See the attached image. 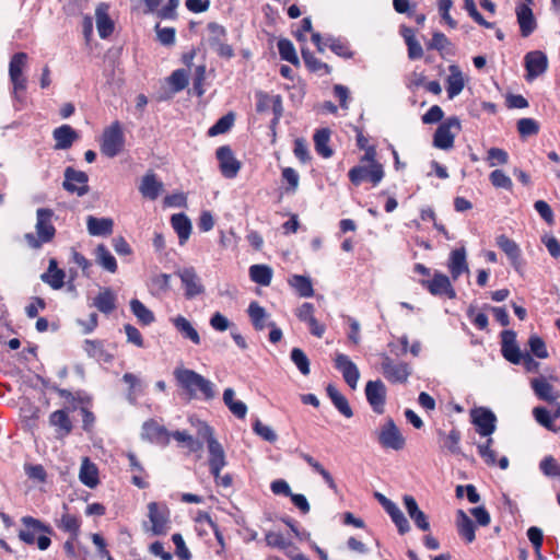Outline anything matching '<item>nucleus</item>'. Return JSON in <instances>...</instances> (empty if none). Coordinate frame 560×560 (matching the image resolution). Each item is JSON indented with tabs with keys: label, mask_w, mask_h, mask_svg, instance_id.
Listing matches in <instances>:
<instances>
[{
	"label": "nucleus",
	"mask_w": 560,
	"mask_h": 560,
	"mask_svg": "<svg viewBox=\"0 0 560 560\" xmlns=\"http://www.w3.org/2000/svg\"><path fill=\"white\" fill-rule=\"evenodd\" d=\"M328 47L336 55L343 58H352L353 52L351 51L347 42L341 40L340 38L327 37Z\"/></svg>",
	"instance_id": "nucleus-56"
},
{
	"label": "nucleus",
	"mask_w": 560,
	"mask_h": 560,
	"mask_svg": "<svg viewBox=\"0 0 560 560\" xmlns=\"http://www.w3.org/2000/svg\"><path fill=\"white\" fill-rule=\"evenodd\" d=\"M350 182L359 186L361 183L369 180L374 186L378 185L384 177V170L381 163L371 165H357L348 173Z\"/></svg>",
	"instance_id": "nucleus-11"
},
{
	"label": "nucleus",
	"mask_w": 560,
	"mask_h": 560,
	"mask_svg": "<svg viewBox=\"0 0 560 560\" xmlns=\"http://www.w3.org/2000/svg\"><path fill=\"white\" fill-rule=\"evenodd\" d=\"M530 385L535 395L541 400L551 402L558 398L552 385L544 376L533 378Z\"/></svg>",
	"instance_id": "nucleus-34"
},
{
	"label": "nucleus",
	"mask_w": 560,
	"mask_h": 560,
	"mask_svg": "<svg viewBox=\"0 0 560 560\" xmlns=\"http://www.w3.org/2000/svg\"><path fill=\"white\" fill-rule=\"evenodd\" d=\"M420 283L434 296H446L451 300L456 298L450 278L439 271L434 272L431 280H421Z\"/></svg>",
	"instance_id": "nucleus-16"
},
{
	"label": "nucleus",
	"mask_w": 560,
	"mask_h": 560,
	"mask_svg": "<svg viewBox=\"0 0 560 560\" xmlns=\"http://www.w3.org/2000/svg\"><path fill=\"white\" fill-rule=\"evenodd\" d=\"M23 528L19 530V538L27 545L36 544L39 550H46L51 544L50 535L52 528L42 521L32 516L21 518Z\"/></svg>",
	"instance_id": "nucleus-2"
},
{
	"label": "nucleus",
	"mask_w": 560,
	"mask_h": 560,
	"mask_svg": "<svg viewBox=\"0 0 560 560\" xmlns=\"http://www.w3.org/2000/svg\"><path fill=\"white\" fill-rule=\"evenodd\" d=\"M381 371L383 376L393 384H405L412 373V368L404 361H396L388 354L381 355Z\"/></svg>",
	"instance_id": "nucleus-5"
},
{
	"label": "nucleus",
	"mask_w": 560,
	"mask_h": 560,
	"mask_svg": "<svg viewBox=\"0 0 560 560\" xmlns=\"http://www.w3.org/2000/svg\"><path fill=\"white\" fill-rule=\"evenodd\" d=\"M447 267L453 280H457L463 273L469 272L464 247L451 252Z\"/></svg>",
	"instance_id": "nucleus-25"
},
{
	"label": "nucleus",
	"mask_w": 560,
	"mask_h": 560,
	"mask_svg": "<svg viewBox=\"0 0 560 560\" xmlns=\"http://www.w3.org/2000/svg\"><path fill=\"white\" fill-rule=\"evenodd\" d=\"M456 525L458 534L467 541L472 542L476 538L475 524L469 516L463 511L458 510L456 514Z\"/></svg>",
	"instance_id": "nucleus-36"
},
{
	"label": "nucleus",
	"mask_w": 560,
	"mask_h": 560,
	"mask_svg": "<svg viewBox=\"0 0 560 560\" xmlns=\"http://www.w3.org/2000/svg\"><path fill=\"white\" fill-rule=\"evenodd\" d=\"M141 436L151 443L166 446L170 443L171 433L164 425L159 424L155 420L150 419L142 424Z\"/></svg>",
	"instance_id": "nucleus-19"
},
{
	"label": "nucleus",
	"mask_w": 560,
	"mask_h": 560,
	"mask_svg": "<svg viewBox=\"0 0 560 560\" xmlns=\"http://www.w3.org/2000/svg\"><path fill=\"white\" fill-rule=\"evenodd\" d=\"M460 130V121L453 116L443 121L435 130L433 145L441 150H450L454 147L456 133Z\"/></svg>",
	"instance_id": "nucleus-8"
},
{
	"label": "nucleus",
	"mask_w": 560,
	"mask_h": 560,
	"mask_svg": "<svg viewBox=\"0 0 560 560\" xmlns=\"http://www.w3.org/2000/svg\"><path fill=\"white\" fill-rule=\"evenodd\" d=\"M450 75L446 79V92L448 98L453 100L462 93L465 88V79L462 70L456 65L448 67Z\"/></svg>",
	"instance_id": "nucleus-30"
},
{
	"label": "nucleus",
	"mask_w": 560,
	"mask_h": 560,
	"mask_svg": "<svg viewBox=\"0 0 560 560\" xmlns=\"http://www.w3.org/2000/svg\"><path fill=\"white\" fill-rule=\"evenodd\" d=\"M535 420L541 424L542 427L547 428L548 430L557 431L553 428V417L549 410H547L545 407H536L533 410Z\"/></svg>",
	"instance_id": "nucleus-62"
},
{
	"label": "nucleus",
	"mask_w": 560,
	"mask_h": 560,
	"mask_svg": "<svg viewBox=\"0 0 560 560\" xmlns=\"http://www.w3.org/2000/svg\"><path fill=\"white\" fill-rule=\"evenodd\" d=\"M330 140V130L327 128L319 129L314 135V144L316 152L325 159L332 155V150L328 143Z\"/></svg>",
	"instance_id": "nucleus-44"
},
{
	"label": "nucleus",
	"mask_w": 560,
	"mask_h": 560,
	"mask_svg": "<svg viewBox=\"0 0 560 560\" xmlns=\"http://www.w3.org/2000/svg\"><path fill=\"white\" fill-rule=\"evenodd\" d=\"M377 441L384 448L400 451L406 440L392 418H387L377 431Z\"/></svg>",
	"instance_id": "nucleus-7"
},
{
	"label": "nucleus",
	"mask_w": 560,
	"mask_h": 560,
	"mask_svg": "<svg viewBox=\"0 0 560 560\" xmlns=\"http://www.w3.org/2000/svg\"><path fill=\"white\" fill-rule=\"evenodd\" d=\"M215 155L222 175L225 178H234L241 170V163L234 156L232 149L229 145L219 147Z\"/></svg>",
	"instance_id": "nucleus-18"
},
{
	"label": "nucleus",
	"mask_w": 560,
	"mask_h": 560,
	"mask_svg": "<svg viewBox=\"0 0 560 560\" xmlns=\"http://www.w3.org/2000/svg\"><path fill=\"white\" fill-rule=\"evenodd\" d=\"M502 354L513 364H520L523 359V353L515 342V334L505 330L502 332Z\"/></svg>",
	"instance_id": "nucleus-27"
},
{
	"label": "nucleus",
	"mask_w": 560,
	"mask_h": 560,
	"mask_svg": "<svg viewBox=\"0 0 560 560\" xmlns=\"http://www.w3.org/2000/svg\"><path fill=\"white\" fill-rule=\"evenodd\" d=\"M168 83L173 92L177 93L183 91L188 85V72L185 69L173 71L168 78Z\"/></svg>",
	"instance_id": "nucleus-53"
},
{
	"label": "nucleus",
	"mask_w": 560,
	"mask_h": 560,
	"mask_svg": "<svg viewBox=\"0 0 560 560\" xmlns=\"http://www.w3.org/2000/svg\"><path fill=\"white\" fill-rule=\"evenodd\" d=\"M66 273L63 270H58L54 272H44L40 276L43 282L47 283L54 290H59L65 284Z\"/></svg>",
	"instance_id": "nucleus-59"
},
{
	"label": "nucleus",
	"mask_w": 560,
	"mask_h": 560,
	"mask_svg": "<svg viewBox=\"0 0 560 560\" xmlns=\"http://www.w3.org/2000/svg\"><path fill=\"white\" fill-rule=\"evenodd\" d=\"M173 374L177 385L190 399L211 400L215 397V385L196 371L179 366L174 370Z\"/></svg>",
	"instance_id": "nucleus-1"
},
{
	"label": "nucleus",
	"mask_w": 560,
	"mask_h": 560,
	"mask_svg": "<svg viewBox=\"0 0 560 560\" xmlns=\"http://www.w3.org/2000/svg\"><path fill=\"white\" fill-rule=\"evenodd\" d=\"M302 58L307 69L312 72H316L323 75L329 74L331 71V68L327 63L320 61L313 55L312 51L307 49H302Z\"/></svg>",
	"instance_id": "nucleus-48"
},
{
	"label": "nucleus",
	"mask_w": 560,
	"mask_h": 560,
	"mask_svg": "<svg viewBox=\"0 0 560 560\" xmlns=\"http://www.w3.org/2000/svg\"><path fill=\"white\" fill-rule=\"evenodd\" d=\"M184 288V295L192 300L205 293V285L194 267H184L175 271Z\"/></svg>",
	"instance_id": "nucleus-10"
},
{
	"label": "nucleus",
	"mask_w": 560,
	"mask_h": 560,
	"mask_svg": "<svg viewBox=\"0 0 560 560\" xmlns=\"http://www.w3.org/2000/svg\"><path fill=\"white\" fill-rule=\"evenodd\" d=\"M124 145L125 135L122 127L119 121H114L103 131L101 152L108 158H114L122 151Z\"/></svg>",
	"instance_id": "nucleus-6"
},
{
	"label": "nucleus",
	"mask_w": 560,
	"mask_h": 560,
	"mask_svg": "<svg viewBox=\"0 0 560 560\" xmlns=\"http://www.w3.org/2000/svg\"><path fill=\"white\" fill-rule=\"evenodd\" d=\"M438 441L442 451H446L453 455H459L460 451V432L457 429H452L448 433L443 430L436 431Z\"/></svg>",
	"instance_id": "nucleus-24"
},
{
	"label": "nucleus",
	"mask_w": 560,
	"mask_h": 560,
	"mask_svg": "<svg viewBox=\"0 0 560 560\" xmlns=\"http://www.w3.org/2000/svg\"><path fill=\"white\" fill-rule=\"evenodd\" d=\"M289 284L298 292L302 298H311L314 295L313 284L308 277L293 275L289 279Z\"/></svg>",
	"instance_id": "nucleus-46"
},
{
	"label": "nucleus",
	"mask_w": 560,
	"mask_h": 560,
	"mask_svg": "<svg viewBox=\"0 0 560 560\" xmlns=\"http://www.w3.org/2000/svg\"><path fill=\"white\" fill-rule=\"evenodd\" d=\"M290 357L292 362L296 365L303 375L310 374V360L302 349L293 348Z\"/></svg>",
	"instance_id": "nucleus-57"
},
{
	"label": "nucleus",
	"mask_w": 560,
	"mask_h": 560,
	"mask_svg": "<svg viewBox=\"0 0 560 560\" xmlns=\"http://www.w3.org/2000/svg\"><path fill=\"white\" fill-rule=\"evenodd\" d=\"M27 63V55L25 52H16L11 57L9 63V77L13 84L14 93L26 89V78L23 75V69Z\"/></svg>",
	"instance_id": "nucleus-17"
},
{
	"label": "nucleus",
	"mask_w": 560,
	"mask_h": 560,
	"mask_svg": "<svg viewBox=\"0 0 560 560\" xmlns=\"http://www.w3.org/2000/svg\"><path fill=\"white\" fill-rule=\"evenodd\" d=\"M173 229L178 235L179 244L184 245L191 233V222L185 213H176L171 218Z\"/></svg>",
	"instance_id": "nucleus-35"
},
{
	"label": "nucleus",
	"mask_w": 560,
	"mask_h": 560,
	"mask_svg": "<svg viewBox=\"0 0 560 560\" xmlns=\"http://www.w3.org/2000/svg\"><path fill=\"white\" fill-rule=\"evenodd\" d=\"M54 211L48 208H39L36 211V235L33 233L25 234V241L32 248H39L44 243L50 242L56 229L52 225Z\"/></svg>",
	"instance_id": "nucleus-4"
},
{
	"label": "nucleus",
	"mask_w": 560,
	"mask_h": 560,
	"mask_svg": "<svg viewBox=\"0 0 560 560\" xmlns=\"http://www.w3.org/2000/svg\"><path fill=\"white\" fill-rule=\"evenodd\" d=\"M487 162L490 167L505 165L509 162V154L501 148H490L487 152Z\"/></svg>",
	"instance_id": "nucleus-55"
},
{
	"label": "nucleus",
	"mask_w": 560,
	"mask_h": 560,
	"mask_svg": "<svg viewBox=\"0 0 560 560\" xmlns=\"http://www.w3.org/2000/svg\"><path fill=\"white\" fill-rule=\"evenodd\" d=\"M539 467L544 475L560 478V465L557 464L552 456H546L540 462Z\"/></svg>",
	"instance_id": "nucleus-63"
},
{
	"label": "nucleus",
	"mask_w": 560,
	"mask_h": 560,
	"mask_svg": "<svg viewBox=\"0 0 560 560\" xmlns=\"http://www.w3.org/2000/svg\"><path fill=\"white\" fill-rule=\"evenodd\" d=\"M277 46H278L279 55L282 60H285L294 66L300 63L295 48L291 40H289L287 38H281L278 40Z\"/></svg>",
	"instance_id": "nucleus-51"
},
{
	"label": "nucleus",
	"mask_w": 560,
	"mask_h": 560,
	"mask_svg": "<svg viewBox=\"0 0 560 560\" xmlns=\"http://www.w3.org/2000/svg\"><path fill=\"white\" fill-rule=\"evenodd\" d=\"M50 425L56 428L60 436H67L72 430V423L66 410H56L49 416Z\"/></svg>",
	"instance_id": "nucleus-37"
},
{
	"label": "nucleus",
	"mask_w": 560,
	"mask_h": 560,
	"mask_svg": "<svg viewBox=\"0 0 560 560\" xmlns=\"http://www.w3.org/2000/svg\"><path fill=\"white\" fill-rule=\"evenodd\" d=\"M364 392L372 410L377 415L384 413L387 388L383 381H369L365 385Z\"/></svg>",
	"instance_id": "nucleus-15"
},
{
	"label": "nucleus",
	"mask_w": 560,
	"mask_h": 560,
	"mask_svg": "<svg viewBox=\"0 0 560 560\" xmlns=\"http://www.w3.org/2000/svg\"><path fill=\"white\" fill-rule=\"evenodd\" d=\"M517 131L522 137H529L538 133L539 125L533 118H522L517 121Z\"/></svg>",
	"instance_id": "nucleus-61"
},
{
	"label": "nucleus",
	"mask_w": 560,
	"mask_h": 560,
	"mask_svg": "<svg viewBox=\"0 0 560 560\" xmlns=\"http://www.w3.org/2000/svg\"><path fill=\"white\" fill-rule=\"evenodd\" d=\"M95 260L105 270L114 273L117 271V261L107 247L103 244L95 249Z\"/></svg>",
	"instance_id": "nucleus-45"
},
{
	"label": "nucleus",
	"mask_w": 560,
	"mask_h": 560,
	"mask_svg": "<svg viewBox=\"0 0 560 560\" xmlns=\"http://www.w3.org/2000/svg\"><path fill=\"white\" fill-rule=\"evenodd\" d=\"M385 511L390 516L393 523L396 525L397 530L400 535H404L410 530V525L401 510L397 506L396 503H392L389 506L385 509Z\"/></svg>",
	"instance_id": "nucleus-49"
},
{
	"label": "nucleus",
	"mask_w": 560,
	"mask_h": 560,
	"mask_svg": "<svg viewBox=\"0 0 560 560\" xmlns=\"http://www.w3.org/2000/svg\"><path fill=\"white\" fill-rule=\"evenodd\" d=\"M489 178L495 188H504L506 190H511L513 187L512 179L501 170L492 171Z\"/></svg>",
	"instance_id": "nucleus-60"
},
{
	"label": "nucleus",
	"mask_w": 560,
	"mask_h": 560,
	"mask_svg": "<svg viewBox=\"0 0 560 560\" xmlns=\"http://www.w3.org/2000/svg\"><path fill=\"white\" fill-rule=\"evenodd\" d=\"M148 516L154 535H165L170 529V510L165 503L150 502Z\"/></svg>",
	"instance_id": "nucleus-14"
},
{
	"label": "nucleus",
	"mask_w": 560,
	"mask_h": 560,
	"mask_svg": "<svg viewBox=\"0 0 560 560\" xmlns=\"http://www.w3.org/2000/svg\"><path fill=\"white\" fill-rule=\"evenodd\" d=\"M171 322L183 338L190 340L194 345L201 342L198 331L185 316L177 315L171 318Z\"/></svg>",
	"instance_id": "nucleus-32"
},
{
	"label": "nucleus",
	"mask_w": 560,
	"mask_h": 560,
	"mask_svg": "<svg viewBox=\"0 0 560 560\" xmlns=\"http://www.w3.org/2000/svg\"><path fill=\"white\" fill-rule=\"evenodd\" d=\"M295 452L299 454L300 458L307 463L308 466L323 478V480L331 490L335 492L338 491L337 485L331 474L317 459L302 451L296 450Z\"/></svg>",
	"instance_id": "nucleus-33"
},
{
	"label": "nucleus",
	"mask_w": 560,
	"mask_h": 560,
	"mask_svg": "<svg viewBox=\"0 0 560 560\" xmlns=\"http://www.w3.org/2000/svg\"><path fill=\"white\" fill-rule=\"evenodd\" d=\"M487 438L485 443L477 445L478 453L487 465L494 466L497 464V453L491 448L493 439L491 435Z\"/></svg>",
	"instance_id": "nucleus-54"
},
{
	"label": "nucleus",
	"mask_w": 560,
	"mask_h": 560,
	"mask_svg": "<svg viewBox=\"0 0 560 560\" xmlns=\"http://www.w3.org/2000/svg\"><path fill=\"white\" fill-rule=\"evenodd\" d=\"M470 420L481 436H490L497 429V417L489 408H472L470 410Z\"/></svg>",
	"instance_id": "nucleus-12"
},
{
	"label": "nucleus",
	"mask_w": 560,
	"mask_h": 560,
	"mask_svg": "<svg viewBox=\"0 0 560 560\" xmlns=\"http://www.w3.org/2000/svg\"><path fill=\"white\" fill-rule=\"evenodd\" d=\"M335 366L341 372L345 382L352 389H355L360 378V372L350 358L343 353H338L335 359Z\"/></svg>",
	"instance_id": "nucleus-21"
},
{
	"label": "nucleus",
	"mask_w": 560,
	"mask_h": 560,
	"mask_svg": "<svg viewBox=\"0 0 560 560\" xmlns=\"http://www.w3.org/2000/svg\"><path fill=\"white\" fill-rule=\"evenodd\" d=\"M164 185L156 178L154 173H147L140 183L139 191L144 198L155 200L163 191Z\"/></svg>",
	"instance_id": "nucleus-29"
},
{
	"label": "nucleus",
	"mask_w": 560,
	"mask_h": 560,
	"mask_svg": "<svg viewBox=\"0 0 560 560\" xmlns=\"http://www.w3.org/2000/svg\"><path fill=\"white\" fill-rule=\"evenodd\" d=\"M428 49H435L439 52H451L453 45L445 34L441 32H434L431 40L427 45Z\"/></svg>",
	"instance_id": "nucleus-52"
},
{
	"label": "nucleus",
	"mask_w": 560,
	"mask_h": 560,
	"mask_svg": "<svg viewBox=\"0 0 560 560\" xmlns=\"http://www.w3.org/2000/svg\"><path fill=\"white\" fill-rule=\"evenodd\" d=\"M57 527L68 533L72 539H77L80 534L81 521L78 516L65 512L57 521Z\"/></svg>",
	"instance_id": "nucleus-39"
},
{
	"label": "nucleus",
	"mask_w": 560,
	"mask_h": 560,
	"mask_svg": "<svg viewBox=\"0 0 560 560\" xmlns=\"http://www.w3.org/2000/svg\"><path fill=\"white\" fill-rule=\"evenodd\" d=\"M208 44L222 58L231 59L234 57V49L226 43V30L215 23L208 24Z\"/></svg>",
	"instance_id": "nucleus-9"
},
{
	"label": "nucleus",
	"mask_w": 560,
	"mask_h": 560,
	"mask_svg": "<svg viewBox=\"0 0 560 560\" xmlns=\"http://www.w3.org/2000/svg\"><path fill=\"white\" fill-rule=\"evenodd\" d=\"M84 350L89 357L105 363H109L113 360V355L108 353L104 348V342L101 340H89L84 341Z\"/></svg>",
	"instance_id": "nucleus-38"
},
{
	"label": "nucleus",
	"mask_w": 560,
	"mask_h": 560,
	"mask_svg": "<svg viewBox=\"0 0 560 560\" xmlns=\"http://www.w3.org/2000/svg\"><path fill=\"white\" fill-rule=\"evenodd\" d=\"M114 221L110 218H86L88 232L92 236H107L113 233Z\"/></svg>",
	"instance_id": "nucleus-31"
},
{
	"label": "nucleus",
	"mask_w": 560,
	"mask_h": 560,
	"mask_svg": "<svg viewBox=\"0 0 560 560\" xmlns=\"http://www.w3.org/2000/svg\"><path fill=\"white\" fill-rule=\"evenodd\" d=\"M249 277L255 283L267 287L272 279V269L267 265H253L249 268Z\"/></svg>",
	"instance_id": "nucleus-47"
},
{
	"label": "nucleus",
	"mask_w": 560,
	"mask_h": 560,
	"mask_svg": "<svg viewBox=\"0 0 560 560\" xmlns=\"http://www.w3.org/2000/svg\"><path fill=\"white\" fill-rule=\"evenodd\" d=\"M528 345L530 348V352L535 357H537L539 359H546L548 357L546 343L540 337H538L536 335L530 336L529 340H528Z\"/></svg>",
	"instance_id": "nucleus-64"
},
{
	"label": "nucleus",
	"mask_w": 560,
	"mask_h": 560,
	"mask_svg": "<svg viewBox=\"0 0 560 560\" xmlns=\"http://www.w3.org/2000/svg\"><path fill=\"white\" fill-rule=\"evenodd\" d=\"M516 18L522 36H529L537 26L533 10L525 3H518L516 7Z\"/></svg>",
	"instance_id": "nucleus-26"
},
{
	"label": "nucleus",
	"mask_w": 560,
	"mask_h": 560,
	"mask_svg": "<svg viewBox=\"0 0 560 560\" xmlns=\"http://www.w3.org/2000/svg\"><path fill=\"white\" fill-rule=\"evenodd\" d=\"M130 310L142 325L148 326L155 319L153 312L137 299L130 301Z\"/></svg>",
	"instance_id": "nucleus-50"
},
{
	"label": "nucleus",
	"mask_w": 560,
	"mask_h": 560,
	"mask_svg": "<svg viewBox=\"0 0 560 560\" xmlns=\"http://www.w3.org/2000/svg\"><path fill=\"white\" fill-rule=\"evenodd\" d=\"M93 305L100 312L109 314L116 308V298L109 289H104L95 296Z\"/></svg>",
	"instance_id": "nucleus-42"
},
{
	"label": "nucleus",
	"mask_w": 560,
	"mask_h": 560,
	"mask_svg": "<svg viewBox=\"0 0 560 560\" xmlns=\"http://www.w3.org/2000/svg\"><path fill=\"white\" fill-rule=\"evenodd\" d=\"M497 245L505 253L513 266H516L521 257L518 245L506 235L501 234L495 238Z\"/></svg>",
	"instance_id": "nucleus-40"
},
{
	"label": "nucleus",
	"mask_w": 560,
	"mask_h": 560,
	"mask_svg": "<svg viewBox=\"0 0 560 560\" xmlns=\"http://www.w3.org/2000/svg\"><path fill=\"white\" fill-rule=\"evenodd\" d=\"M247 313L256 330H262L268 326L267 319L269 318V315L266 310L258 304V302H252L248 306Z\"/></svg>",
	"instance_id": "nucleus-41"
},
{
	"label": "nucleus",
	"mask_w": 560,
	"mask_h": 560,
	"mask_svg": "<svg viewBox=\"0 0 560 560\" xmlns=\"http://www.w3.org/2000/svg\"><path fill=\"white\" fill-rule=\"evenodd\" d=\"M525 68L527 71V81H533L541 75L548 68V58L540 50L529 51L525 55Z\"/></svg>",
	"instance_id": "nucleus-20"
},
{
	"label": "nucleus",
	"mask_w": 560,
	"mask_h": 560,
	"mask_svg": "<svg viewBox=\"0 0 560 560\" xmlns=\"http://www.w3.org/2000/svg\"><path fill=\"white\" fill-rule=\"evenodd\" d=\"M109 5L105 2L97 4L95 9L96 28L101 38L109 37L115 28L114 22L108 14Z\"/></svg>",
	"instance_id": "nucleus-23"
},
{
	"label": "nucleus",
	"mask_w": 560,
	"mask_h": 560,
	"mask_svg": "<svg viewBox=\"0 0 560 560\" xmlns=\"http://www.w3.org/2000/svg\"><path fill=\"white\" fill-rule=\"evenodd\" d=\"M63 176L65 179L62 187L68 192L79 197H82L89 192V176L85 172L78 171L69 166L65 170Z\"/></svg>",
	"instance_id": "nucleus-13"
},
{
	"label": "nucleus",
	"mask_w": 560,
	"mask_h": 560,
	"mask_svg": "<svg viewBox=\"0 0 560 560\" xmlns=\"http://www.w3.org/2000/svg\"><path fill=\"white\" fill-rule=\"evenodd\" d=\"M315 307L312 303H303L295 312V315L301 322L306 323L310 326L312 335L320 338L325 332V326L315 318Z\"/></svg>",
	"instance_id": "nucleus-22"
},
{
	"label": "nucleus",
	"mask_w": 560,
	"mask_h": 560,
	"mask_svg": "<svg viewBox=\"0 0 560 560\" xmlns=\"http://www.w3.org/2000/svg\"><path fill=\"white\" fill-rule=\"evenodd\" d=\"M197 435L207 442L210 472L214 478H218L221 470L226 466L225 452L220 442L214 438L212 428L207 423L199 422Z\"/></svg>",
	"instance_id": "nucleus-3"
},
{
	"label": "nucleus",
	"mask_w": 560,
	"mask_h": 560,
	"mask_svg": "<svg viewBox=\"0 0 560 560\" xmlns=\"http://www.w3.org/2000/svg\"><path fill=\"white\" fill-rule=\"evenodd\" d=\"M80 481L89 488H94L97 482V468L96 466L89 460V458H84L79 474Z\"/></svg>",
	"instance_id": "nucleus-43"
},
{
	"label": "nucleus",
	"mask_w": 560,
	"mask_h": 560,
	"mask_svg": "<svg viewBox=\"0 0 560 560\" xmlns=\"http://www.w3.org/2000/svg\"><path fill=\"white\" fill-rule=\"evenodd\" d=\"M55 150H67L78 140V132L70 125H62L52 131Z\"/></svg>",
	"instance_id": "nucleus-28"
},
{
	"label": "nucleus",
	"mask_w": 560,
	"mask_h": 560,
	"mask_svg": "<svg viewBox=\"0 0 560 560\" xmlns=\"http://www.w3.org/2000/svg\"><path fill=\"white\" fill-rule=\"evenodd\" d=\"M234 122L233 114H226L222 116L210 129L208 130V135L211 137L221 135L226 132Z\"/></svg>",
	"instance_id": "nucleus-58"
}]
</instances>
